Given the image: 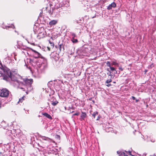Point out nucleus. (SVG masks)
I'll use <instances>...</instances> for the list:
<instances>
[{
  "label": "nucleus",
  "mask_w": 156,
  "mask_h": 156,
  "mask_svg": "<svg viewBox=\"0 0 156 156\" xmlns=\"http://www.w3.org/2000/svg\"><path fill=\"white\" fill-rule=\"evenodd\" d=\"M6 75L4 76L3 79L6 81H8L10 79L11 80V84L16 87L19 88L23 89V91L25 90V87H27L28 85H31L33 82L32 79H25L24 83L20 81L21 79V77L16 73L12 72H11L9 70H8L5 73Z\"/></svg>",
  "instance_id": "obj_1"
},
{
  "label": "nucleus",
  "mask_w": 156,
  "mask_h": 156,
  "mask_svg": "<svg viewBox=\"0 0 156 156\" xmlns=\"http://www.w3.org/2000/svg\"><path fill=\"white\" fill-rule=\"evenodd\" d=\"M9 94V91L6 88L0 90V96L2 97H7Z\"/></svg>",
  "instance_id": "obj_2"
},
{
  "label": "nucleus",
  "mask_w": 156,
  "mask_h": 156,
  "mask_svg": "<svg viewBox=\"0 0 156 156\" xmlns=\"http://www.w3.org/2000/svg\"><path fill=\"white\" fill-rule=\"evenodd\" d=\"M41 139L43 140H44L46 141V143H48L49 144H51V142L52 141L53 143H55V141L52 140L51 139L48 137L45 136H41Z\"/></svg>",
  "instance_id": "obj_3"
},
{
  "label": "nucleus",
  "mask_w": 156,
  "mask_h": 156,
  "mask_svg": "<svg viewBox=\"0 0 156 156\" xmlns=\"http://www.w3.org/2000/svg\"><path fill=\"white\" fill-rule=\"evenodd\" d=\"M46 32L43 30V31L38 33L37 37L38 39H40L41 38L45 37L46 36Z\"/></svg>",
  "instance_id": "obj_4"
},
{
  "label": "nucleus",
  "mask_w": 156,
  "mask_h": 156,
  "mask_svg": "<svg viewBox=\"0 0 156 156\" xmlns=\"http://www.w3.org/2000/svg\"><path fill=\"white\" fill-rule=\"evenodd\" d=\"M116 6V4L114 2H113L111 4L109 5L108 7V9L110 10L112 9V7L114 8Z\"/></svg>",
  "instance_id": "obj_5"
},
{
  "label": "nucleus",
  "mask_w": 156,
  "mask_h": 156,
  "mask_svg": "<svg viewBox=\"0 0 156 156\" xmlns=\"http://www.w3.org/2000/svg\"><path fill=\"white\" fill-rule=\"evenodd\" d=\"M57 21L55 20H53L50 21L49 23V24L50 26H52L55 25L57 23Z\"/></svg>",
  "instance_id": "obj_6"
},
{
  "label": "nucleus",
  "mask_w": 156,
  "mask_h": 156,
  "mask_svg": "<svg viewBox=\"0 0 156 156\" xmlns=\"http://www.w3.org/2000/svg\"><path fill=\"white\" fill-rule=\"evenodd\" d=\"M33 51L34 53V55L35 58H37L40 57L41 55L40 54L34 50H32Z\"/></svg>",
  "instance_id": "obj_7"
},
{
  "label": "nucleus",
  "mask_w": 156,
  "mask_h": 156,
  "mask_svg": "<svg viewBox=\"0 0 156 156\" xmlns=\"http://www.w3.org/2000/svg\"><path fill=\"white\" fill-rule=\"evenodd\" d=\"M25 88H27V90L28 91H31L33 89L32 87L31 86V85H27V86L25 87Z\"/></svg>",
  "instance_id": "obj_8"
},
{
  "label": "nucleus",
  "mask_w": 156,
  "mask_h": 156,
  "mask_svg": "<svg viewBox=\"0 0 156 156\" xmlns=\"http://www.w3.org/2000/svg\"><path fill=\"white\" fill-rule=\"evenodd\" d=\"M117 153L119 154V156H127L124 152L117 151Z\"/></svg>",
  "instance_id": "obj_9"
},
{
  "label": "nucleus",
  "mask_w": 156,
  "mask_h": 156,
  "mask_svg": "<svg viewBox=\"0 0 156 156\" xmlns=\"http://www.w3.org/2000/svg\"><path fill=\"white\" fill-rule=\"evenodd\" d=\"M43 115L45 116L47 118L49 119H52L51 116L49 114L46 113H43Z\"/></svg>",
  "instance_id": "obj_10"
},
{
  "label": "nucleus",
  "mask_w": 156,
  "mask_h": 156,
  "mask_svg": "<svg viewBox=\"0 0 156 156\" xmlns=\"http://www.w3.org/2000/svg\"><path fill=\"white\" fill-rule=\"evenodd\" d=\"M86 116V114L85 112H82L81 115V119H84Z\"/></svg>",
  "instance_id": "obj_11"
},
{
  "label": "nucleus",
  "mask_w": 156,
  "mask_h": 156,
  "mask_svg": "<svg viewBox=\"0 0 156 156\" xmlns=\"http://www.w3.org/2000/svg\"><path fill=\"white\" fill-rule=\"evenodd\" d=\"M3 28H6L7 29L10 28H14V25H12V26H6L5 27H3Z\"/></svg>",
  "instance_id": "obj_12"
},
{
  "label": "nucleus",
  "mask_w": 156,
  "mask_h": 156,
  "mask_svg": "<svg viewBox=\"0 0 156 156\" xmlns=\"http://www.w3.org/2000/svg\"><path fill=\"white\" fill-rule=\"evenodd\" d=\"M25 97V96H23L21 98L19 99V101H18V103H20V102L22 103L23 101L24 100V98Z\"/></svg>",
  "instance_id": "obj_13"
},
{
  "label": "nucleus",
  "mask_w": 156,
  "mask_h": 156,
  "mask_svg": "<svg viewBox=\"0 0 156 156\" xmlns=\"http://www.w3.org/2000/svg\"><path fill=\"white\" fill-rule=\"evenodd\" d=\"M111 65L112 66L115 65V66H118V63L116 62H115V61H112V62L111 63Z\"/></svg>",
  "instance_id": "obj_14"
},
{
  "label": "nucleus",
  "mask_w": 156,
  "mask_h": 156,
  "mask_svg": "<svg viewBox=\"0 0 156 156\" xmlns=\"http://www.w3.org/2000/svg\"><path fill=\"white\" fill-rule=\"evenodd\" d=\"M72 41L73 43H76L78 42L77 40L74 39V38H72Z\"/></svg>",
  "instance_id": "obj_15"
},
{
  "label": "nucleus",
  "mask_w": 156,
  "mask_h": 156,
  "mask_svg": "<svg viewBox=\"0 0 156 156\" xmlns=\"http://www.w3.org/2000/svg\"><path fill=\"white\" fill-rule=\"evenodd\" d=\"M58 102L57 101H55L52 102H51V104L53 106H55L57 104Z\"/></svg>",
  "instance_id": "obj_16"
},
{
  "label": "nucleus",
  "mask_w": 156,
  "mask_h": 156,
  "mask_svg": "<svg viewBox=\"0 0 156 156\" xmlns=\"http://www.w3.org/2000/svg\"><path fill=\"white\" fill-rule=\"evenodd\" d=\"M71 36L72 37V38H74V37H76V35L75 34H74L73 33H71Z\"/></svg>",
  "instance_id": "obj_17"
},
{
  "label": "nucleus",
  "mask_w": 156,
  "mask_h": 156,
  "mask_svg": "<svg viewBox=\"0 0 156 156\" xmlns=\"http://www.w3.org/2000/svg\"><path fill=\"white\" fill-rule=\"evenodd\" d=\"M98 114V112H94V113L92 114L94 118L95 117V116Z\"/></svg>",
  "instance_id": "obj_18"
},
{
  "label": "nucleus",
  "mask_w": 156,
  "mask_h": 156,
  "mask_svg": "<svg viewBox=\"0 0 156 156\" xmlns=\"http://www.w3.org/2000/svg\"><path fill=\"white\" fill-rule=\"evenodd\" d=\"M111 81H112V80L111 79H108L106 80V83H110Z\"/></svg>",
  "instance_id": "obj_19"
},
{
  "label": "nucleus",
  "mask_w": 156,
  "mask_h": 156,
  "mask_svg": "<svg viewBox=\"0 0 156 156\" xmlns=\"http://www.w3.org/2000/svg\"><path fill=\"white\" fill-rule=\"evenodd\" d=\"M106 64H107V66L109 67L111 66V64L110 62H107Z\"/></svg>",
  "instance_id": "obj_20"
},
{
  "label": "nucleus",
  "mask_w": 156,
  "mask_h": 156,
  "mask_svg": "<svg viewBox=\"0 0 156 156\" xmlns=\"http://www.w3.org/2000/svg\"><path fill=\"white\" fill-rule=\"evenodd\" d=\"M109 68H110V69L112 71H113L115 70V69L113 67H112L111 66Z\"/></svg>",
  "instance_id": "obj_21"
},
{
  "label": "nucleus",
  "mask_w": 156,
  "mask_h": 156,
  "mask_svg": "<svg viewBox=\"0 0 156 156\" xmlns=\"http://www.w3.org/2000/svg\"><path fill=\"white\" fill-rule=\"evenodd\" d=\"M0 68L2 69H3V67L1 63H0Z\"/></svg>",
  "instance_id": "obj_22"
},
{
  "label": "nucleus",
  "mask_w": 156,
  "mask_h": 156,
  "mask_svg": "<svg viewBox=\"0 0 156 156\" xmlns=\"http://www.w3.org/2000/svg\"><path fill=\"white\" fill-rule=\"evenodd\" d=\"M2 106H3V105L2 104V101H0V108H1Z\"/></svg>",
  "instance_id": "obj_23"
},
{
  "label": "nucleus",
  "mask_w": 156,
  "mask_h": 156,
  "mask_svg": "<svg viewBox=\"0 0 156 156\" xmlns=\"http://www.w3.org/2000/svg\"><path fill=\"white\" fill-rule=\"evenodd\" d=\"M79 115V112H76L73 115Z\"/></svg>",
  "instance_id": "obj_24"
},
{
  "label": "nucleus",
  "mask_w": 156,
  "mask_h": 156,
  "mask_svg": "<svg viewBox=\"0 0 156 156\" xmlns=\"http://www.w3.org/2000/svg\"><path fill=\"white\" fill-rule=\"evenodd\" d=\"M49 43H50L51 46L52 47H54V44L53 43H51L50 41H49Z\"/></svg>",
  "instance_id": "obj_25"
},
{
  "label": "nucleus",
  "mask_w": 156,
  "mask_h": 156,
  "mask_svg": "<svg viewBox=\"0 0 156 156\" xmlns=\"http://www.w3.org/2000/svg\"><path fill=\"white\" fill-rule=\"evenodd\" d=\"M119 69L121 70V71H122L123 70V69H122V67H120L119 68Z\"/></svg>",
  "instance_id": "obj_26"
},
{
  "label": "nucleus",
  "mask_w": 156,
  "mask_h": 156,
  "mask_svg": "<svg viewBox=\"0 0 156 156\" xmlns=\"http://www.w3.org/2000/svg\"><path fill=\"white\" fill-rule=\"evenodd\" d=\"M48 12L50 14H52V12L51 11V10H50V11H48Z\"/></svg>",
  "instance_id": "obj_27"
},
{
  "label": "nucleus",
  "mask_w": 156,
  "mask_h": 156,
  "mask_svg": "<svg viewBox=\"0 0 156 156\" xmlns=\"http://www.w3.org/2000/svg\"><path fill=\"white\" fill-rule=\"evenodd\" d=\"M111 84H107V85H106V86H108V87H110V86H111Z\"/></svg>",
  "instance_id": "obj_28"
},
{
  "label": "nucleus",
  "mask_w": 156,
  "mask_h": 156,
  "mask_svg": "<svg viewBox=\"0 0 156 156\" xmlns=\"http://www.w3.org/2000/svg\"><path fill=\"white\" fill-rule=\"evenodd\" d=\"M132 99H133V100H135L136 99L135 97L133 96H132Z\"/></svg>",
  "instance_id": "obj_29"
},
{
  "label": "nucleus",
  "mask_w": 156,
  "mask_h": 156,
  "mask_svg": "<svg viewBox=\"0 0 156 156\" xmlns=\"http://www.w3.org/2000/svg\"><path fill=\"white\" fill-rule=\"evenodd\" d=\"M128 153L130 154V155H131V152L130 151H128Z\"/></svg>",
  "instance_id": "obj_30"
},
{
  "label": "nucleus",
  "mask_w": 156,
  "mask_h": 156,
  "mask_svg": "<svg viewBox=\"0 0 156 156\" xmlns=\"http://www.w3.org/2000/svg\"><path fill=\"white\" fill-rule=\"evenodd\" d=\"M138 101H139V100H137V99L136 100V102H137Z\"/></svg>",
  "instance_id": "obj_31"
},
{
  "label": "nucleus",
  "mask_w": 156,
  "mask_h": 156,
  "mask_svg": "<svg viewBox=\"0 0 156 156\" xmlns=\"http://www.w3.org/2000/svg\"><path fill=\"white\" fill-rule=\"evenodd\" d=\"M48 8V7H46L45 8V9L46 10Z\"/></svg>",
  "instance_id": "obj_32"
},
{
  "label": "nucleus",
  "mask_w": 156,
  "mask_h": 156,
  "mask_svg": "<svg viewBox=\"0 0 156 156\" xmlns=\"http://www.w3.org/2000/svg\"><path fill=\"white\" fill-rule=\"evenodd\" d=\"M99 119V117H98V118H97V120H98Z\"/></svg>",
  "instance_id": "obj_33"
},
{
  "label": "nucleus",
  "mask_w": 156,
  "mask_h": 156,
  "mask_svg": "<svg viewBox=\"0 0 156 156\" xmlns=\"http://www.w3.org/2000/svg\"><path fill=\"white\" fill-rule=\"evenodd\" d=\"M60 49L61 48V45H60Z\"/></svg>",
  "instance_id": "obj_34"
},
{
  "label": "nucleus",
  "mask_w": 156,
  "mask_h": 156,
  "mask_svg": "<svg viewBox=\"0 0 156 156\" xmlns=\"http://www.w3.org/2000/svg\"><path fill=\"white\" fill-rule=\"evenodd\" d=\"M44 8H43V10H44Z\"/></svg>",
  "instance_id": "obj_35"
},
{
  "label": "nucleus",
  "mask_w": 156,
  "mask_h": 156,
  "mask_svg": "<svg viewBox=\"0 0 156 156\" xmlns=\"http://www.w3.org/2000/svg\"><path fill=\"white\" fill-rule=\"evenodd\" d=\"M26 93H27H27H27V92H26Z\"/></svg>",
  "instance_id": "obj_36"
},
{
  "label": "nucleus",
  "mask_w": 156,
  "mask_h": 156,
  "mask_svg": "<svg viewBox=\"0 0 156 156\" xmlns=\"http://www.w3.org/2000/svg\"><path fill=\"white\" fill-rule=\"evenodd\" d=\"M114 83H115V82H114Z\"/></svg>",
  "instance_id": "obj_37"
}]
</instances>
